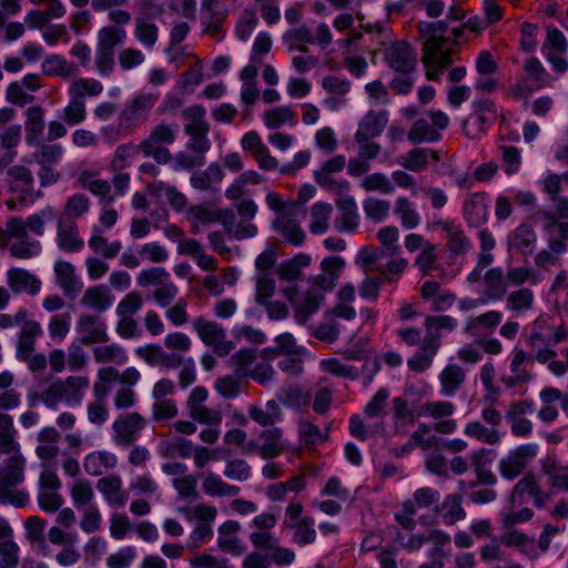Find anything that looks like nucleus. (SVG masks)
<instances>
[{
    "mask_svg": "<svg viewBox=\"0 0 568 568\" xmlns=\"http://www.w3.org/2000/svg\"><path fill=\"white\" fill-rule=\"evenodd\" d=\"M394 213L399 217L402 226L406 230L416 229L420 223V216L414 203L405 196H399L395 201Z\"/></svg>",
    "mask_w": 568,
    "mask_h": 568,
    "instance_id": "48",
    "label": "nucleus"
},
{
    "mask_svg": "<svg viewBox=\"0 0 568 568\" xmlns=\"http://www.w3.org/2000/svg\"><path fill=\"white\" fill-rule=\"evenodd\" d=\"M0 466V504L9 503L14 507H24L29 494L23 489H12L24 480L26 458L19 449Z\"/></svg>",
    "mask_w": 568,
    "mask_h": 568,
    "instance_id": "2",
    "label": "nucleus"
},
{
    "mask_svg": "<svg viewBox=\"0 0 568 568\" xmlns=\"http://www.w3.org/2000/svg\"><path fill=\"white\" fill-rule=\"evenodd\" d=\"M103 91V85L95 79L79 78L73 81L69 88V94L74 99H81L85 95L95 97Z\"/></svg>",
    "mask_w": 568,
    "mask_h": 568,
    "instance_id": "59",
    "label": "nucleus"
},
{
    "mask_svg": "<svg viewBox=\"0 0 568 568\" xmlns=\"http://www.w3.org/2000/svg\"><path fill=\"white\" fill-rule=\"evenodd\" d=\"M57 382L62 390L64 402L69 405H79L90 384L87 376H69L65 379H57Z\"/></svg>",
    "mask_w": 568,
    "mask_h": 568,
    "instance_id": "30",
    "label": "nucleus"
},
{
    "mask_svg": "<svg viewBox=\"0 0 568 568\" xmlns=\"http://www.w3.org/2000/svg\"><path fill=\"white\" fill-rule=\"evenodd\" d=\"M38 149L33 158L39 165H58L63 156V148L59 143L42 142L37 144Z\"/></svg>",
    "mask_w": 568,
    "mask_h": 568,
    "instance_id": "56",
    "label": "nucleus"
},
{
    "mask_svg": "<svg viewBox=\"0 0 568 568\" xmlns=\"http://www.w3.org/2000/svg\"><path fill=\"white\" fill-rule=\"evenodd\" d=\"M79 341L83 345L101 344L109 341L105 323L93 314H82L77 322Z\"/></svg>",
    "mask_w": 568,
    "mask_h": 568,
    "instance_id": "15",
    "label": "nucleus"
},
{
    "mask_svg": "<svg viewBox=\"0 0 568 568\" xmlns=\"http://www.w3.org/2000/svg\"><path fill=\"white\" fill-rule=\"evenodd\" d=\"M474 112L464 121L463 130L470 139H477L485 133L497 119V109L490 99L474 101Z\"/></svg>",
    "mask_w": 568,
    "mask_h": 568,
    "instance_id": "11",
    "label": "nucleus"
},
{
    "mask_svg": "<svg viewBox=\"0 0 568 568\" xmlns=\"http://www.w3.org/2000/svg\"><path fill=\"white\" fill-rule=\"evenodd\" d=\"M333 212L329 203L316 202L311 209L310 231L314 234H323L328 229V220Z\"/></svg>",
    "mask_w": 568,
    "mask_h": 568,
    "instance_id": "55",
    "label": "nucleus"
},
{
    "mask_svg": "<svg viewBox=\"0 0 568 568\" xmlns=\"http://www.w3.org/2000/svg\"><path fill=\"white\" fill-rule=\"evenodd\" d=\"M439 498L440 494L438 490L430 487H422L414 493L413 499L403 503V508L410 514H416L417 507L427 508L437 503Z\"/></svg>",
    "mask_w": 568,
    "mask_h": 568,
    "instance_id": "51",
    "label": "nucleus"
},
{
    "mask_svg": "<svg viewBox=\"0 0 568 568\" xmlns=\"http://www.w3.org/2000/svg\"><path fill=\"white\" fill-rule=\"evenodd\" d=\"M126 39V31L114 26L103 27L98 32V40L94 52V65L100 75L109 77L115 65V48L123 44Z\"/></svg>",
    "mask_w": 568,
    "mask_h": 568,
    "instance_id": "3",
    "label": "nucleus"
},
{
    "mask_svg": "<svg viewBox=\"0 0 568 568\" xmlns=\"http://www.w3.org/2000/svg\"><path fill=\"white\" fill-rule=\"evenodd\" d=\"M192 327L200 339L206 346H211L217 356H226L234 348L233 342L226 339V332L221 324L197 316L193 320Z\"/></svg>",
    "mask_w": 568,
    "mask_h": 568,
    "instance_id": "10",
    "label": "nucleus"
},
{
    "mask_svg": "<svg viewBox=\"0 0 568 568\" xmlns=\"http://www.w3.org/2000/svg\"><path fill=\"white\" fill-rule=\"evenodd\" d=\"M298 436L306 445H320L328 439V434L323 433L314 423L305 418L298 420Z\"/></svg>",
    "mask_w": 568,
    "mask_h": 568,
    "instance_id": "60",
    "label": "nucleus"
},
{
    "mask_svg": "<svg viewBox=\"0 0 568 568\" xmlns=\"http://www.w3.org/2000/svg\"><path fill=\"white\" fill-rule=\"evenodd\" d=\"M176 134V124L159 123L154 125L149 135L141 142L143 155L145 158H153L159 164L171 162L172 154L166 145L175 142Z\"/></svg>",
    "mask_w": 568,
    "mask_h": 568,
    "instance_id": "4",
    "label": "nucleus"
},
{
    "mask_svg": "<svg viewBox=\"0 0 568 568\" xmlns=\"http://www.w3.org/2000/svg\"><path fill=\"white\" fill-rule=\"evenodd\" d=\"M158 101V95L145 93L129 102L119 115V133L129 134L143 123Z\"/></svg>",
    "mask_w": 568,
    "mask_h": 568,
    "instance_id": "8",
    "label": "nucleus"
},
{
    "mask_svg": "<svg viewBox=\"0 0 568 568\" xmlns=\"http://www.w3.org/2000/svg\"><path fill=\"white\" fill-rule=\"evenodd\" d=\"M389 113L386 110L368 111L358 124L355 133L357 143L367 142L373 138L379 136L388 124Z\"/></svg>",
    "mask_w": 568,
    "mask_h": 568,
    "instance_id": "16",
    "label": "nucleus"
},
{
    "mask_svg": "<svg viewBox=\"0 0 568 568\" xmlns=\"http://www.w3.org/2000/svg\"><path fill=\"white\" fill-rule=\"evenodd\" d=\"M202 489L207 496H236L240 487L225 483L220 476L209 471L202 483Z\"/></svg>",
    "mask_w": 568,
    "mask_h": 568,
    "instance_id": "47",
    "label": "nucleus"
},
{
    "mask_svg": "<svg viewBox=\"0 0 568 568\" xmlns=\"http://www.w3.org/2000/svg\"><path fill=\"white\" fill-rule=\"evenodd\" d=\"M241 525L236 520H226L217 529V546L223 552L240 555L242 547L236 536Z\"/></svg>",
    "mask_w": 568,
    "mask_h": 568,
    "instance_id": "28",
    "label": "nucleus"
},
{
    "mask_svg": "<svg viewBox=\"0 0 568 568\" xmlns=\"http://www.w3.org/2000/svg\"><path fill=\"white\" fill-rule=\"evenodd\" d=\"M446 246L448 251L455 255H464L471 247L469 239L466 236L465 232L459 225H455L449 230V232L446 234Z\"/></svg>",
    "mask_w": 568,
    "mask_h": 568,
    "instance_id": "63",
    "label": "nucleus"
},
{
    "mask_svg": "<svg viewBox=\"0 0 568 568\" xmlns=\"http://www.w3.org/2000/svg\"><path fill=\"white\" fill-rule=\"evenodd\" d=\"M438 349L434 341H425L423 338L418 351L407 361L408 368L415 373L427 371L433 365L434 357Z\"/></svg>",
    "mask_w": 568,
    "mask_h": 568,
    "instance_id": "40",
    "label": "nucleus"
},
{
    "mask_svg": "<svg viewBox=\"0 0 568 568\" xmlns=\"http://www.w3.org/2000/svg\"><path fill=\"white\" fill-rule=\"evenodd\" d=\"M463 215L468 226L479 227L488 220V195L485 192L471 194L463 205Z\"/></svg>",
    "mask_w": 568,
    "mask_h": 568,
    "instance_id": "18",
    "label": "nucleus"
},
{
    "mask_svg": "<svg viewBox=\"0 0 568 568\" xmlns=\"http://www.w3.org/2000/svg\"><path fill=\"white\" fill-rule=\"evenodd\" d=\"M272 227L277 231L282 239L293 245L301 246L305 241V232L302 230L301 225L290 215H280L277 216L273 223Z\"/></svg>",
    "mask_w": 568,
    "mask_h": 568,
    "instance_id": "26",
    "label": "nucleus"
},
{
    "mask_svg": "<svg viewBox=\"0 0 568 568\" xmlns=\"http://www.w3.org/2000/svg\"><path fill=\"white\" fill-rule=\"evenodd\" d=\"M529 363H532V356L523 349H516L510 363L511 375L503 377V383L508 388L528 383L531 379V375L527 371Z\"/></svg>",
    "mask_w": 568,
    "mask_h": 568,
    "instance_id": "22",
    "label": "nucleus"
},
{
    "mask_svg": "<svg viewBox=\"0 0 568 568\" xmlns=\"http://www.w3.org/2000/svg\"><path fill=\"white\" fill-rule=\"evenodd\" d=\"M90 207V200L82 193H77L68 197L63 207V219L74 221L84 215Z\"/></svg>",
    "mask_w": 568,
    "mask_h": 568,
    "instance_id": "62",
    "label": "nucleus"
},
{
    "mask_svg": "<svg viewBox=\"0 0 568 568\" xmlns=\"http://www.w3.org/2000/svg\"><path fill=\"white\" fill-rule=\"evenodd\" d=\"M511 245L523 255L531 254L537 241L534 227L523 223L518 225L509 236Z\"/></svg>",
    "mask_w": 568,
    "mask_h": 568,
    "instance_id": "43",
    "label": "nucleus"
},
{
    "mask_svg": "<svg viewBox=\"0 0 568 568\" xmlns=\"http://www.w3.org/2000/svg\"><path fill=\"white\" fill-rule=\"evenodd\" d=\"M13 419L10 415L0 413V447L3 454H11L19 449L14 439Z\"/></svg>",
    "mask_w": 568,
    "mask_h": 568,
    "instance_id": "58",
    "label": "nucleus"
},
{
    "mask_svg": "<svg viewBox=\"0 0 568 568\" xmlns=\"http://www.w3.org/2000/svg\"><path fill=\"white\" fill-rule=\"evenodd\" d=\"M540 469L548 477L552 488L568 493V465H562L555 458L546 457L541 460Z\"/></svg>",
    "mask_w": 568,
    "mask_h": 568,
    "instance_id": "35",
    "label": "nucleus"
},
{
    "mask_svg": "<svg viewBox=\"0 0 568 568\" xmlns=\"http://www.w3.org/2000/svg\"><path fill=\"white\" fill-rule=\"evenodd\" d=\"M429 159L439 161V155L436 151L426 148H415L397 159V163L403 168L413 171L422 172L427 169Z\"/></svg>",
    "mask_w": 568,
    "mask_h": 568,
    "instance_id": "25",
    "label": "nucleus"
},
{
    "mask_svg": "<svg viewBox=\"0 0 568 568\" xmlns=\"http://www.w3.org/2000/svg\"><path fill=\"white\" fill-rule=\"evenodd\" d=\"M416 29L422 41V62L426 69V77L430 81H438L444 70L453 63V57L458 52L457 47L467 41V29L465 26L453 29L452 45L445 50L444 47L450 42L446 22L419 21Z\"/></svg>",
    "mask_w": 568,
    "mask_h": 568,
    "instance_id": "1",
    "label": "nucleus"
},
{
    "mask_svg": "<svg viewBox=\"0 0 568 568\" xmlns=\"http://www.w3.org/2000/svg\"><path fill=\"white\" fill-rule=\"evenodd\" d=\"M187 119L184 132L190 136L186 149L194 153H206L211 149V141L207 136L210 123L205 120L206 111L202 105H192L182 112Z\"/></svg>",
    "mask_w": 568,
    "mask_h": 568,
    "instance_id": "5",
    "label": "nucleus"
},
{
    "mask_svg": "<svg viewBox=\"0 0 568 568\" xmlns=\"http://www.w3.org/2000/svg\"><path fill=\"white\" fill-rule=\"evenodd\" d=\"M7 284L13 294L26 293L30 296L39 294L42 286L39 277L21 267H12L7 272Z\"/></svg>",
    "mask_w": 568,
    "mask_h": 568,
    "instance_id": "17",
    "label": "nucleus"
},
{
    "mask_svg": "<svg viewBox=\"0 0 568 568\" xmlns=\"http://www.w3.org/2000/svg\"><path fill=\"white\" fill-rule=\"evenodd\" d=\"M42 72L50 77L70 78L78 68L61 54H49L42 62Z\"/></svg>",
    "mask_w": 568,
    "mask_h": 568,
    "instance_id": "44",
    "label": "nucleus"
},
{
    "mask_svg": "<svg viewBox=\"0 0 568 568\" xmlns=\"http://www.w3.org/2000/svg\"><path fill=\"white\" fill-rule=\"evenodd\" d=\"M466 381L464 369L457 364L447 365L439 374L442 394L444 396H454Z\"/></svg>",
    "mask_w": 568,
    "mask_h": 568,
    "instance_id": "38",
    "label": "nucleus"
},
{
    "mask_svg": "<svg viewBox=\"0 0 568 568\" xmlns=\"http://www.w3.org/2000/svg\"><path fill=\"white\" fill-rule=\"evenodd\" d=\"M315 521L310 516H304L296 524H292L290 529L294 531L292 540L298 546L313 544L316 540L317 532L314 528Z\"/></svg>",
    "mask_w": 568,
    "mask_h": 568,
    "instance_id": "54",
    "label": "nucleus"
},
{
    "mask_svg": "<svg viewBox=\"0 0 568 568\" xmlns=\"http://www.w3.org/2000/svg\"><path fill=\"white\" fill-rule=\"evenodd\" d=\"M24 140L29 146L40 143L45 129L44 109L41 105H31L24 111Z\"/></svg>",
    "mask_w": 568,
    "mask_h": 568,
    "instance_id": "19",
    "label": "nucleus"
},
{
    "mask_svg": "<svg viewBox=\"0 0 568 568\" xmlns=\"http://www.w3.org/2000/svg\"><path fill=\"white\" fill-rule=\"evenodd\" d=\"M26 536L32 548L41 556L50 554L49 546L44 538L45 521L38 516H31L26 520Z\"/></svg>",
    "mask_w": 568,
    "mask_h": 568,
    "instance_id": "31",
    "label": "nucleus"
},
{
    "mask_svg": "<svg viewBox=\"0 0 568 568\" xmlns=\"http://www.w3.org/2000/svg\"><path fill=\"white\" fill-rule=\"evenodd\" d=\"M57 244L67 253L79 252L84 246L74 221L60 219L57 226Z\"/></svg>",
    "mask_w": 568,
    "mask_h": 568,
    "instance_id": "20",
    "label": "nucleus"
},
{
    "mask_svg": "<svg viewBox=\"0 0 568 568\" xmlns=\"http://www.w3.org/2000/svg\"><path fill=\"white\" fill-rule=\"evenodd\" d=\"M424 326L426 328L425 341H434L436 346L440 347L442 334L440 332H452L457 327V320L449 315L428 316L425 320Z\"/></svg>",
    "mask_w": 568,
    "mask_h": 568,
    "instance_id": "34",
    "label": "nucleus"
},
{
    "mask_svg": "<svg viewBox=\"0 0 568 568\" xmlns=\"http://www.w3.org/2000/svg\"><path fill=\"white\" fill-rule=\"evenodd\" d=\"M71 328V315L69 313H61L51 316L48 331L50 338L53 342H62L69 334Z\"/></svg>",
    "mask_w": 568,
    "mask_h": 568,
    "instance_id": "64",
    "label": "nucleus"
},
{
    "mask_svg": "<svg viewBox=\"0 0 568 568\" xmlns=\"http://www.w3.org/2000/svg\"><path fill=\"white\" fill-rule=\"evenodd\" d=\"M87 118L84 100L71 97L67 106L62 110L60 119L68 125L74 126L82 123Z\"/></svg>",
    "mask_w": 568,
    "mask_h": 568,
    "instance_id": "61",
    "label": "nucleus"
},
{
    "mask_svg": "<svg viewBox=\"0 0 568 568\" xmlns=\"http://www.w3.org/2000/svg\"><path fill=\"white\" fill-rule=\"evenodd\" d=\"M261 445L256 444L257 454L264 459H271L285 450L283 429L272 426L261 432Z\"/></svg>",
    "mask_w": 568,
    "mask_h": 568,
    "instance_id": "23",
    "label": "nucleus"
},
{
    "mask_svg": "<svg viewBox=\"0 0 568 568\" xmlns=\"http://www.w3.org/2000/svg\"><path fill=\"white\" fill-rule=\"evenodd\" d=\"M387 257H390V254H387L384 247H364L358 253L356 263L365 273L376 271L379 274H385L382 261Z\"/></svg>",
    "mask_w": 568,
    "mask_h": 568,
    "instance_id": "41",
    "label": "nucleus"
},
{
    "mask_svg": "<svg viewBox=\"0 0 568 568\" xmlns=\"http://www.w3.org/2000/svg\"><path fill=\"white\" fill-rule=\"evenodd\" d=\"M464 434L487 445H496L501 439L499 430L496 428L486 427L478 420L467 423L464 429Z\"/></svg>",
    "mask_w": 568,
    "mask_h": 568,
    "instance_id": "53",
    "label": "nucleus"
},
{
    "mask_svg": "<svg viewBox=\"0 0 568 568\" xmlns=\"http://www.w3.org/2000/svg\"><path fill=\"white\" fill-rule=\"evenodd\" d=\"M540 486L532 474H527L520 478L513 488L510 504L513 507H519L525 503V495L532 497L538 494Z\"/></svg>",
    "mask_w": 568,
    "mask_h": 568,
    "instance_id": "50",
    "label": "nucleus"
},
{
    "mask_svg": "<svg viewBox=\"0 0 568 568\" xmlns=\"http://www.w3.org/2000/svg\"><path fill=\"white\" fill-rule=\"evenodd\" d=\"M384 61L396 73H413L417 67V54L408 42L399 40L384 50Z\"/></svg>",
    "mask_w": 568,
    "mask_h": 568,
    "instance_id": "14",
    "label": "nucleus"
},
{
    "mask_svg": "<svg viewBox=\"0 0 568 568\" xmlns=\"http://www.w3.org/2000/svg\"><path fill=\"white\" fill-rule=\"evenodd\" d=\"M118 458L113 453L93 452L85 456L83 468L90 476H99L116 466Z\"/></svg>",
    "mask_w": 568,
    "mask_h": 568,
    "instance_id": "36",
    "label": "nucleus"
},
{
    "mask_svg": "<svg viewBox=\"0 0 568 568\" xmlns=\"http://www.w3.org/2000/svg\"><path fill=\"white\" fill-rule=\"evenodd\" d=\"M535 294L528 287H521L510 292L506 297V310L515 317H519L534 308Z\"/></svg>",
    "mask_w": 568,
    "mask_h": 568,
    "instance_id": "32",
    "label": "nucleus"
},
{
    "mask_svg": "<svg viewBox=\"0 0 568 568\" xmlns=\"http://www.w3.org/2000/svg\"><path fill=\"white\" fill-rule=\"evenodd\" d=\"M536 444H523L509 450L498 462V470L503 478L514 480L521 476L537 456Z\"/></svg>",
    "mask_w": 568,
    "mask_h": 568,
    "instance_id": "9",
    "label": "nucleus"
},
{
    "mask_svg": "<svg viewBox=\"0 0 568 568\" xmlns=\"http://www.w3.org/2000/svg\"><path fill=\"white\" fill-rule=\"evenodd\" d=\"M21 141V125L12 124L0 133V146L6 150L0 159V172L13 162L17 156L14 150Z\"/></svg>",
    "mask_w": 568,
    "mask_h": 568,
    "instance_id": "29",
    "label": "nucleus"
},
{
    "mask_svg": "<svg viewBox=\"0 0 568 568\" xmlns=\"http://www.w3.org/2000/svg\"><path fill=\"white\" fill-rule=\"evenodd\" d=\"M527 344L530 347L554 346L551 339V317L539 315L531 324Z\"/></svg>",
    "mask_w": 568,
    "mask_h": 568,
    "instance_id": "37",
    "label": "nucleus"
},
{
    "mask_svg": "<svg viewBox=\"0 0 568 568\" xmlns=\"http://www.w3.org/2000/svg\"><path fill=\"white\" fill-rule=\"evenodd\" d=\"M503 320V314L499 311H488L478 316H469L466 321L464 333L470 336H477L480 334V329L493 331L495 329Z\"/></svg>",
    "mask_w": 568,
    "mask_h": 568,
    "instance_id": "39",
    "label": "nucleus"
},
{
    "mask_svg": "<svg viewBox=\"0 0 568 568\" xmlns=\"http://www.w3.org/2000/svg\"><path fill=\"white\" fill-rule=\"evenodd\" d=\"M119 369L113 366L101 367L93 384L95 400L105 402L111 389V384L118 381Z\"/></svg>",
    "mask_w": 568,
    "mask_h": 568,
    "instance_id": "49",
    "label": "nucleus"
},
{
    "mask_svg": "<svg viewBox=\"0 0 568 568\" xmlns=\"http://www.w3.org/2000/svg\"><path fill=\"white\" fill-rule=\"evenodd\" d=\"M162 12L161 6L151 2L143 3L140 7L135 17L134 36L145 48H153L158 41L159 29L153 20L161 17Z\"/></svg>",
    "mask_w": 568,
    "mask_h": 568,
    "instance_id": "12",
    "label": "nucleus"
},
{
    "mask_svg": "<svg viewBox=\"0 0 568 568\" xmlns=\"http://www.w3.org/2000/svg\"><path fill=\"white\" fill-rule=\"evenodd\" d=\"M97 488L109 505L123 506L126 503V494L122 490V480L119 476L110 475L100 478Z\"/></svg>",
    "mask_w": 568,
    "mask_h": 568,
    "instance_id": "33",
    "label": "nucleus"
},
{
    "mask_svg": "<svg viewBox=\"0 0 568 568\" xmlns=\"http://www.w3.org/2000/svg\"><path fill=\"white\" fill-rule=\"evenodd\" d=\"M440 136V133L425 119L415 121L407 135L413 143L436 142Z\"/></svg>",
    "mask_w": 568,
    "mask_h": 568,
    "instance_id": "57",
    "label": "nucleus"
},
{
    "mask_svg": "<svg viewBox=\"0 0 568 568\" xmlns=\"http://www.w3.org/2000/svg\"><path fill=\"white\" fill-rule=\"evenodd\" d=\"M81 304L102 313L111 306L112 295L104 285L91 286L85 290Z\"/></svg>",
    "mask_w": 568,
    "mask_h": 568,
    "instance_id": "42",
    "label": "nucleus"
},
{
    "mask_svg": "<svg viewBox=\"0 0 568 568\" xmlns=\"http://www.w3.org/2000/svg\"><path fill=\"white\" fill-rule=\"evenodd\" d=\"M145 425V418L138 412L121 414L112 424L114 444L120 447L132 446Z\"/></svg>",
    "mask_w": 568,
    "mask_h": 568,
    "instance_id": "13",
    "label": "nucleus"
},
{
    "mask_svg": "<svg viewBox=\"0 0 568 568\" xmlns=\"http://www.w3.org/2000/svg\"><path fill=\"white\" fill-rule=\"evenodd\" d=\"M256 352L252 348H242L232 356L236 365V375L239 377H248L262 386L272 384L275 377V369L271 363H255Z\"/></svg>",
    "mask_w": 568,
    "mask_h": 568,
    "instance_id": "7",
    "label": "nucleus"
},
{
    "mask_svg": "<svg viewBox=\"0 0 568 568\" xmlns=\"http://www.w3.org/2000/svg\"><path fill=\"white\" fill-rule=\"evenodd\" d=\"M341 215L335 219L334 226L338 232H354L358 226V213L355 200L345 196L336 200Z\"/></svg>",
    "mask_w": 568,
    "mask_h": 568,
    "instance_id": "24",
    "label": "nucleus"
},
{
    "mask_svg": "<svg viewBox=\"0 0 568 568\" xmlns=\"http://www.w3.org/2000/svg\"><path fill=\"white\" fill-rule=\"evenodd\" d=\"M53 270L57 284L64 295L73 296L82 290L83 283L77 276L75 268L70 262L58 260L54 263Z\"/></svg>",
    "mask_w": 568,
    "mask_h": 568,
    "instance_id": "21",
    "label": "nucleus"
},
{
    "mask_svg": "<svg viewBox=\"0 0 568 568\" xmlns=\"http://www.w3.org/2000/svg\"><path fill=\"white\" fill-rule=\"evenodd\" d=\"M223 176L221 166L217 163H211L206 170L193 173L190 183L194 189L207 191L219 184Z\"/></svg>",
    "mask_w": 568,
    "mask_h": 568,
    "instance_id": "45",
    "label": "nucleus"
},
{
    "mask_svg": "<svg viewBox=\"0 0 568 568\" xmlns=\"http://www.w3.org/2000/svg\"><path fill=\"white\" fill-rule=\"evenodd\" d=\"M3 182L7 191L16 195L18 203L22 205L33 203L41 195V192L36 190L32 171L24 165L9 166Z\"/></svg>",
    "mask_w": 568,
    "mask_h": 568,
    "instance_id": "6",
    "label": "nucleus"
},
{
    "mask_svg": "<svg viewBox=\"0 0 568 568\" xmlns=\"http://www.w3.org/2000/svg\"><path fill=\"white\" fill-rule=\"evenodd\" d=\"M70 496L74 507L80 510L87 506H93L94 490L89 480L80 478L75 479L70 488Z\"/></svg>",
    "mask_w": 568,
    "mask_h": 568,
    "instance_id": "52",
    "label": "nucleus"
},
{
    "mask_svg": "<svg viewBox=\"0 0 568 568\" xmlns=\"http://www.w3.org/2000/svg\"><path fill=\"white\" fill-rule=\"evenodd\" d=\"M484 282L486 286L484 297L487 302L500 301L506 296L508 284L501 267L489 268L484 274Z\"/></svg>",
    "mask_w": 568,
    "mask_h": 568,
    "instance_id": "27",
    "label": "nucleus"
},
{
    "mask_svg": "<svg viewBox=\"0 0 568 568\" xmlns=\"http://www.w3.org/2000/svg\"><path fill=\"white\" fill-rule=\"evenodd\" d=\"M283 41L287 44L290 51L297 50L302 53H306L308 51L306 43H315L314 36L304 24L286 31L283 34Z\"/></svg>",
    "mask_w": 568,
    "mask_h": 568,
    "instance_id": "46",
    "label": "nucleus"
}]
</instances>
